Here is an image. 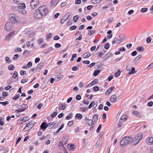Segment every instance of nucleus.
Wrapping results in <instances>:
<instances>
[{
  "label": "nucleus",
  "mask_w": 153,
  "mask_h": 153,
  "mask_svg": "<svg viewBox=\"0 0 153 153\" xmlns=\"http://www.w3.org/2000/svg\"><path fill=\"white\" fill-rule=\"evenodd\" d=\"M142 134L140 133L137 134L134 138L131 140V143L133 146H134L138 143L139 141L143 137Z\"/></svg>",
  "instance_id": "f257e3e1"
},
{
  "label": "nucleus",
  "mask_w": 153,
  "mask_h": 153,
  "mask_svg": "<svg viewBox=\"0 0 153 153\" xmlns=\"http://www.w3.org/2000/svg\"><path fill=\"white\" fill-rule=\"evenodd\" d=\"M132 138L129 137H126L123 138L121 140L120 144L121 146H124L128 145L131 142Z\"/></svg>",
  "instance_id": "f03ea898"
},
{
  "label": "nucleus",
  "mask_w": 153,
  "mask_h": 153,
  "mask_svg": "<svg viewBox=\"0 0 153 153\" xmlns=\"http://www.w3.org/2000/svg\"><path fill=\"white\" fill-rule=\"evenodd\" d=\"M9 19L10 22L13 23H15L19 21V18L14 14H10L9 15Z\"/></svg>",
  "instance_id": "7ed1b4c3"
},
{
  "label": "nucleus",
  "mask_w": 153,
  "mask_h": 153,
  "mask_svg": "<svg viewBox=\"0 0 153 153\" xmlns=\"http://www.w3.org/2000/svg\"><path fill=\"white\" fill-rule=\"evenodd\" d=\"M38 11L42 14V16L46 15L48 13V10L44 6H42L40 7L38 9Z\"/></svg>",
  "instance_id": "20e7f679"
},
{
  "label": "nucleus",
  "mask_w": 153,
  "mask_h": 153,
  "mask_svg": "<svg viewBox=\"0 0 153 153\" xmlns=\"http://www.w3.org/2000/svg\"><path fill=\"white\" fill-rule=\"evenodd\" d=\"M39 0H31L30 2V5L31 8L35 9L39 4Z\"/></svg>",
  "instance_id": "39448f33"
},
{
  "label": "nucleus",
  "mask_w": 153,
  "mask_h": 153,
  "mask_svg": "<svg viewBox=\"0 0 153 153\" xmlns=\"http://www.w3.org/2000/svg\"><path fill=\"white\" fill-rule=\"evenodd\" d=\"M26 5L25 3H20L16 6H13L12 7V10H16L18 9H21L22 8H25Z\"/></svg>",
  "instance_id": "423d86ee"
},
{
  "label": "nucleus",
  "mask_w": 153,
  "mask_h": 153,
  "mask_svg": "<svg viewBox=\"0 0 153 153\" xmlns=\"http://www.w3.org/2000/svg\"><path fill=\"white\" fill-rule=\"evenodd\" d=\"M13 23L10 22H7L5 25V30L7 31L11 30L13 27Z\"/></svg>",
  "instance_id": "0eeeda50"
},
{
  "label": "nucleus",
  "mask_w": 153,
  "mask_h": 153,
  "mask_svg": "<svg viewBox=\"0 0 153 153\" xmlns=\"http://www.w3.org/2000/svg\"><path fill=\"white\" fill-rule=\"evenodd\" d=\"M71 13H67L66 15L63 16L61 20V23L63 24L65 21L70 17Z\"/></svg>",
  "instance_id": "6e6552de"
},
{
  "label": "nucleus",
  "mask_w": 153,
  "mask_h": 153,
  "mask_svg": "<svg viewBox=\"0 0 153 153\" xmlns=\"http://www.w3.org/2000/svg\"><path fill=\"white\" fill-rule=\"evenodd\" d=\"M34 124L35 123L34 122H33V123L30 122L27 124L26 126L23 129V130H24L25 131L29 130L33 126Z\"/></svg>",
  "instance_id": "1a4fd4ad"
},
{
  "label": "nucleus",
  "mask_w": 153,
  "mask_h": 153,
  "mask_svg": "<svg viewBox=\"0 0 153 153\" xmlns=\"http://www.w3.org/2000/svg\"><path fill=\"white\" fill-rule=\"evenodd\" d=\"M33 16L36 19L41 18L43 16L40 12L38 11V9H37L36 12L34 13Z\"/></svg>",
  "instance_id": "9d476101"
},
{
  "label": "nucleus",
  "mask_w": 153,
  "mask_h": 153,
  "mask_svg": "<svg viewBox=\"0 0 153 153\" xmlns=\"http://www.w3.org/2000/svg\"><path fill=\"white\" fill-rule=\"evenodd\" d=\"M59 0H51L50 3V5L52 7L55 6L59 2Z\"/></svg>",
  "instance_id": "9b49d317"
},
{
  "label": "nucleus",
  "mask_w": 153,
  "mask_h": 153,
  "mask_svg": "<svg viewBox=\"0 0 153 153\" xmlns=\"http://www.w3.org/2000/svg\"><path fill=\"white\" fill-rule=\"evenodd\" d=\"M15 31H13L7 34L5 37V40H8L14 34Z\"/></svg>",
  "instance_id": "f8f14e48"
},
{
  "label": "nucleus",
  "mask_w": 153,
  "mask_h": 153,
  "mask_svg": "<svg viewBox=\"0 0 153 153\" xmlns=\"http://www.w3.org/2000/svg\"><path fill=\"white\" fill-rule=\"evenodd\" d=\"M146 142L149 145L153 144V138L151 137H149L146 140Z\"/></svg>",
  "instance_id": "ddd939ff"
},
{
  "label": "nucleus",
  "mask_w": 153,
  "mask_h": 153,
  "mask_svg": "<svg viewBox=\"0 0 153 153\" xmlns=\"http://www.w3.org/2000/svg\"><path fill=\"white\" fill-rule=\"evenodd\" d=\"M25 8H22L20 9H18V10H16V11H18L20 13L25 15V14L26 13V10L25 9Z\"/></svg>",
  "instance_id": "4468645a"
},
{
  "label": "nucleus",
  "mask_w": 153,
  "mask_h": 153,
  "mask_svg": "<svg viewBox=\"0 0 153 153\" xmlns=\"http://www.w3.org/2000/svg\"><path fill=\"white\" fill-rule=\"evenodd\" d=\"M127 116L126 115H124L121 117L119 121L121 123H123L125 121L127 120Z\"/></svg>",
  "instance_id": "2eb2a0df"
},
{
  "label": "nucleus",
  "mask_w": 153,
  "mask_h": 153,
  "mask_svg": "<svg viewBox=\"0 0 153 153\" xmlns=\"http://www.w3.org/2000/svg\"><path fill=\"white\" fill-rule=\"evenodd\" d=\"M117 99L116 96L115 94L112 95L110 99V101L112 102H114Z\"/></svg>",
  "instance_id": "dca6fc26"
},
{
  "label": "nucleus",
  "mask_w": 153,
  "mask_h": 153,
  "mask_svg": "<svg viewBox=\"0 0 153 153\" xmlns=\"http://www.w3.org/2000/svg\"><path fill=\"white\" fill-rule=\"evenodd\" d=\"M132 112L134 115H135L137 117L139 118L141 117V115L140 114L138 111L134 110L132 111Z\"/></svg>",
  "instance_id": "f3484780"
},
{
  "label": "nucleus",
  "mask_w": 153,
  "mask_h": 153,
  "mask_svg": "<svg viewBox=\"0 0 153 153\" xmlns=\"http://www.w3.org/2000/svg\"><path fill=\"white\" fill-rule=\"evenodd\" d=\"M47 127V124L45 122H43L40 126L41 128L42 129L45 130Z\"/></svg>",
  "instance_id": "a211bd4d"
},
{
  "label": "nucleus",
  "mask_w": 153,
  "mask_h": 153,
  "mask_svg": "<svg viewBox=\"0 0 153 153\" xmlns=\"http://www.w3.org/2000/svg\"><path fill=\"white\" fill-rule=\"evenodd\" d=\"M121 40L120 39H118L116 38H115L114 40L112 41L113 44H114L115 43H117L118 44H119L120 43Z\"/></svg>",
  "instance_id": "6ab92c4d"
},
{
  "label": "nucleus",
  "mask_w": 153,
  "mask_h": 153,
  "mask_svg": "<svg viewBox=\"0 0 153 153\" xmlns=\"http://www.w3.org/2000/svg\"><path fill=\"white\" fill-rule=\"evenodd\" d=\"M115 87L112 86L106 92V94L107 95H109V94L112 92L114 88Z\"/></svg>",
  "instance_id": "aec40b11"
},
{
  "label": "nucleus",
  "mask_w": 153,
  "mask_h": 153,
  "mask_svg": "<svg viewBox=\"0 0 153 153\" xmlns=\"http://www.w3.org/2000/svg\"><path fill=\"white\" fill-rule=\"evenodd\" d=\"M91 55L90 52H88L87 53H85L83 57L84 58H87L90 57L91 56Z\"/></svg>",
  "instance_id": "412c9836"
},
{
  "label": "nucleus",
  "mask_w": 153,
  "mask_h": 153,
  "mask_svg": "<svg viewBox=\"0 0 153 153\" xmlns=\"http://www.w3.org/2000/svg\"><path fill=\"white\" fill-rule=\"evenodd\" d=\"M68 147L70 150H72L74 149L75 148V146L74 144L68 145Z\"/></svg>",
  "instance_id": "4be33fe9"
},
{
  "label": "nucleus",
  "mask_w": 153,
  "mask_h": 153,
  "mask_svg": "<svg viewBox=\"0 0 153 153\" xmlns=\"http://www.w3.org/2000/svg\"><path fill=\"white\" fill-rule=\"evenodd\" d=\"M97 103V102H91L90 105H89L88 108L89 109L91 108L93 106V107H94V105H96Z\"/></svg>",
  "instance_id": "5701e85b"
},
{
  "label": "nucleus",
  "mask_w": 153,
  "mask_h": 153,
  "mask_svg": "<svg viewBox=\"0 0 153 153\" xmlns=\"http://www.w3.org/2000/svg\"><path fill=\"white\" fill-rule=\"evenodd\" d=\"M87 125L88 126H93L94 124V123L90 119H88V120Z\"/></svg>",
  "instance_id": "b1692460"
},
{
  "label": "nucleus",
  "mask_w": 153,
  "mask_h": 153,
  "mask_svg": "<svg viewBox=\"0 0 153 153\" xmlns=\"http://www.w3.org/2000/svg\"><path fill=\"white\" fill-rule=\"evenodd\" d=\"M100 72V70H95L93 73V75L94 76H97Z\"/></svg>",
  "instance_id": "393cba45"
},
{
  "label": "nucleus",
  "mask_w": 153,
  "mask_h": 153,
  "mask_svg": "<svg viewBox=\"0 0 153 153\" xmlns=\"http://www.w3.org/2000/svg\"><path fill=\"white\" fill-rule=\"evenodd\" d=\"M5 61L7 63H10L12 61L9 57L7 56L5 58Z\"/></svg>",
  "instance_id": "a878e982"
},
{
  "label": "nucleus",
  "mask_w": 153,
  "mask_h": 153,
  "mask_svg": "<svg viewBox=\"0 0 153 153\" xmlns=\"http://www.w3.org/2000/svg\"><path fill=\"white\" fill-rule=\"evenodd\" d=\"M28 107V106L26 104H24L21 106V108L24 110V111Z\"/></svg>",
  "instance_id": "bb28decb"
},
{
  "label": "nucleus",
  "mask_w": 153,
  "mask_h": 153,
  "mask_svg": "<svg viewBox=\"0 0 153 153\" xmlns=\"http://www.w3.org/2000/svg\"><path fill=\"white\" fill-rule=\"evenodd\" d=\"M8 69L10 70H13L15 69V67L13 65H10L8 66Z\"/></svg>",
  "instance_id": "cd10ccee"
},
{
  "label": "nucleus",
  "mask_w": 153,
  "mask_h": 153,
  "mask_svg": "<svg viewBox=\"0 0 153 153\" xmlns=\"http://www.w3.org/2000/svg\"><path fill=\"white\" fill-rule=\"evenodd\" d=\"M75 117L78 118L79 120H80L82 118V115L80 114H77L75 115Z\"/></svg>",
  "instance_id": "c85d7f7f"
},
{
  "label": "nucleus",
  "mask_w": 153,
  "mask_h": 153,
  "mask_svg": "<svg viewBox=\"0 0 153 153\" xmlns=\"http://www.w3.org/2000/svg\"><path fill=\"white\" fill-rule=\"evenodd\" d=\"M135 70V68L134 67H133L131 68V71L128 73V74L129 75H131L134 74V71Z\"/></svg>",
  "instance_id": "c756f323"
},
{
  "label": "nucleus",
  "mask_w": 153,
  "mask_h": 153,
  "mask_svg": "<svg viewBox=\"0 0 153 153\" xmlns=\"http://www.w3.org/2000/svg\"><path fill=\"white\" fill-rule=\"evenodd\" d=\"M88 35L89 36H91L95 32V30H93L91 31L90 30H88Z\"/></svg>",
  "instance_id": "7c9ffc66"
},
{
  "label": "nucleus",
  "mask_w": 153,
  "mask_h": 153,
  "mask_svg": "<svg viewBox=\"0 0 153 153\" xmlns=\"http://www.w3.org/2000/svg\"><path fill=\"white\" fill-rule=\"evenodd\" d=\"M137 50L139 51H144V48L143 47H138L137 48Z\"/></svg>",
  "instance_id": "2f4dec72"
},
{
  "label": "nucleus",
  "mask_w": 153,
  "mask_h": 153,
  "mask_svg": "<svg viewBox=\"0 0 153 153\" xmlns=\"http://www.w3.org/2000/svg\"><path fill=\"white\" fill-rule=\"evenodd\" d=\"M98 116L97 115H95L93 117V120H94V121L95 122L97 121Z\"/></svg>",
  "instance_id": "473e14b6"
},
{
  "label": "nucleus",
  "mask_w": 153,
  "mask_h": 153,
  "mask_svg": "<svg viewBox=\"0 0 153 153\" xmlns=\"http://www.w3.org/2000/svg\"><path fill=\"white\" fill-rule=\"evenodd\" d=\"M81 111L83 112H85L88 110V108L87 107L85 108L81 107L80 108Z\"/></svg>",
  "instance_id": "72a5a7b5"
},
{
  "label": "nucleus",
  "mask_w": 153,
  "mask_h": 153,
  "mask_svg": "<svg viewBox=\"0 0 153 153\" xmlns=\"http://www.w3.org/2000/svg\"><path fill=\"white\" fill-rule=\"evenodd\" d=\"M79 19V16L78 15H76L73 18V20L74 22H76Z\"/></svg>",
  "instance_id": "f704fd0d"
},
{
  "label": "nucleus",
  "mask_w": 153,
  "mask_h": 153,
  "mask_svg": "<svg viewBox=\"0 0 153 153\" xmlns=\"http://www.w3.org/2000/svg\"><path fill=\"white\" fill-rule=\"evenodd\" d=\"M43 65V62H41L39 63L36 68V69L41 68Z\"/></svg>",
  "instance_id": "c9c22d12"
},
{
  "label": "nucleus",
  "mask_w": 153,
  "mask_h": 153,
  "mask_svg": "<svg viewBox=\"0 0 153 153\" xmlns=\"http://www.w3.org/2000/svg\"><path fill=\"white\" fill-rule=\"evenodd\" d=\"M18 75V74L17 72L15 71L12 76V77L14 79H15Z\"/></svg>",
  "instance_id": "e433bc0d"
},
{
  "label": "nucleus",
  "mask_w": 153,
  "mask_h": 153,
  "mask_svg": "<svg viewBox=\"0 0 153 153\" xmlns=\"http://www.w3.org/2000/svg\"><path fill=\"white\" fill-rule=\"evenodd\" d=\"M110 47L109 44L108 43H107L104 45V48L106 49H108Z\"/></svg>",
  "instance_id": "4c0bfd02"
},
{
  "label": "nucleus",
  "mask_w": 153,
  "mask_h": 153,
  "mask_svg": "<svg viewBox=\"0 0 153 153\" xmlns=\"http://www.w3.org/2000/svg\"><path fill=\"white\" fill-rule=\"evenodd\" d=\"M120 71H117L114 74V76L115 77H117L119 76L120 74Z\"/></svg>",
  "instance_id": "58836bf2"
},
{
  "label": "nucleus",
  "mask_w": 153,
  "mask_h": 153,
  "mask_svg": "<svg viewBox=\"0 0 153 153\" xmlns=\"http://www.w3.org/2000/svg\"><path fill=\"white\" fill-rule=\"evenodd\" d=\"M28 120V118L27 117H24L22 120V122H22V123H23V122H25L27 121V120Z\"/></svg>",
  "instance_id": "ea45409f"
},
{
  "label": "nucleus",
  "mask_w": 153,
  "mask_h": 153,
  "mask_svg": "<svg viewBox=\"0 0 153 153\" xmlns=\"http://www.w3.org/2000/svg\"><path fill=\"white\" fill-rule=\"evenodd\" d=\"M2 97L3 98H4L5 97H7L8 96V93H7L6 92H3L2 93Z\"/></svg>",
  "instance_id": "a19ab883"
},
{
  "label": "nucleus",
  "mask_w": 153,
  "mask_h": 153,
  "mask_svg": "<svg viewBox=\"0 0 153 153\" xmlns=\"http://www.w3.org/2000/svg\"><path fill=\"white\" fill-rule=\"evenodd\" d=\"M148 10L147 8H143L141 9V11L142 12L144 13L147 12Z\"/></svg>",
  "instance_id": "79ce46f5"
},
{
  "label": "nucleus",
  "mask_w": 153,
  "mask_h": 153,
  "mask_svg": "<svg viewBox=\"0 0 153 153\" xmlns=\"http://www.w3.org/2000/svg\"><path fill=\"white\" fill-rule=\"evenodd\" d=\"M19 58V55L17 54H15L13 59L14 60H16Z\"/></svg>",
  "instance_id": "37998d69"
},
{
  "label": "nucleus",
  "mask_w": 153,
  "mask_h": 153,
  "mask_svg": "<svg viewBox=\"0 0 153 153\" xmlns=\"http://www.w3.org/2000/svg\"><path fill=\"white\" fill-rule=\"evenodd\" d=\"M20 97V94H17L16 96L13 97L12 99L13 100H16L18 99Z\"/></svg>",
  "instance_id": "c03bdc74"
},
{
  "label": "nucleus",
  "mask_w": 153,
  "mask_h": 153,
  "mask_svg": "<svg viewBox=\"0 0 153 153\" xmlns=\"http://www.w3.org/2000/svg\"><path fill=\"white\" fill-rule=\"evenodd\" d=\"M153 68V63H151L147 68L148 69H150Z\"/></svg>",
  "instance_id": "a18cd8bd"
},
{
  "label": "nucleus",
  "mask_w": 153,
  "mask_h": 153,
  "mask_svg": "<svg viewBox=\"0 0 153 153\" xmlns=\"http://www.w3.org/2000/svg\"><path fill=\"white\" fill-rule=\"evenodd\" d=\"M13 2L17 5L21 3L19 0H13Z\"/></svg>",
  "instance_id": "49530a36"
},
{
  "label": "nucleus",
  "mask_w": 153,
  "mask_h": 153,
  "mask_svg": "<svg viewBox=\"0 0 153 153\" xmlns=\"http://www.w3.org/2000/svg\"><path fill=\"white\" fill-rule=\"evenodd\" d=\"M74 123V122L73 121H69L68 123V126L70 127L72 126Z\"/></svg>",
  "instance_id": "de8ad7c7"
},
{
  "label": "nucleus",
  "mask_w": 153,
  "mask_h": 153,
  "mask_svg": "<svg viewBox=\"0 0 153 153\" xmlns=\"http://www.w3.org/2000/svg\"><path fill=\"white\" fill-rule=\"evenodd\" d=\"M57 114V113L56 112H54L51 114V117L52 118H54Z\"/></svg>",
  "instance_id": "09e8293b"
},
{
  "label": "nucleus",
  "mask_w": 153,
  "mask_h": 153,
  "mask_svg": "<svg viewBox=\"0 0 153 153\" xmlns=\"http://www.w3.org/2000/svg\"><path fill=\"white\" fill-rule=\"evenodd\" d=\"M43 42V39L42 38H41L39 39L37 41L39 44H41Z\"/></svg>",
  "instance_id": "8fccbe9b"
},
{
  "label": "nucleus",
  "mask_w": 153,
  "mask_h": 153,
  "mask_svg": "<svg viewBox=\"0 0 153 153\" xmlns=\"http://www.w3.org/2000/svg\"><path fill=\"white\" fill-rule=\"evenodd\" d=\"M52 36V34L51 33H50L46 36L47 39H48L51 38Z\"/></svg>",
  "instance_id": "3c124183"
},
{
  "label": "nucleus",
  "mask_w": 153,
  "mask_h": 153,
  "mask_svg": "<svg viewBox=\"0 0 153 153\" xmlns=\"http://www.w3.org/2000/svg\"><path fill=\"white\" fill-rule=\"evenodd\" d=\"M24 111V110L22 109V108L20 109L19 110H16L15 111L16 113H19L20 112H22Z\"/></svg>",
  "instance_id": "603ef678"
},
{
  "label": "nucleus",
  "mask_w": 153,
  "mask_h": 153,
  "mask_svg": "<svg viewBox=\"0 0 153 153\" xmlns=\"http://www.w3.org/2000/svg\"><path fill=\"white\" fill-rule=\"evenodd\" d=\"M151 41V38L150 37L147 38L146 39V41L147 43H149Z\"/></svg>",
  "instance_id": "864d4df0"
},
{
  "label": "nucleus",
  "mask_w": 153,
  "mask_h": 153,
  "mask_svg": "<svg viewBox=\"0 0 153 153\" xmlns=\"http://www.w3.org/2000/svg\"><path fill=\"white\" fill-rule=\"evenodd\" d=\"M20 74L21 76H23L26 74V72L24 71H20Z\"/></svg>",
  "instance_id": "5fc2aeb1"
},
{
  "label": "nucleus",
  "mask_w": 153,
  "mask_h": 153,
  "mask_svg": "<svg viewBox=\"0 0 153 153\" xmlns=\"http://www.w3.org/2000/svg\"><path fill=\"white\" fill-rule=\"evenodd\" d=\"M63 76L62 75H60L59 76H58L57 77V81H59L61 79L63 78Z\"/></svg>",
  "instance_id": "6e6d98bb"
},
{
  "label": "nucleus",
  "mask_w": 153,
  "mask_h": 153,
  "mask_svg": "<svg viewBox=\"0 0 153 153\" xmlns=\"http://www.w3.org/2000/svg\"><path fill=\"white\" fill-rule=\"evenodd\" d=\"M32 63L31 62H28L27 64L26 65L27 67L28 68H30L32 66Z\"/></svg>",
  "instance_id": "4d7b16f0"
},
{
  "label": "nucleus",
  "mask_w": 153,
  "mask_h": 153,
  "mask_svg": "<svg viewBox=\"0 0 153 153\" xmlns=\"http://www.w3.org/2000/svg\"><path fill=\"white\" fill-rule=\"evenodd\" d=\"M101 126H102V125L100 124L99 125V126L97 130V133H98L99 132V131L101 128Z\"/></svg>",
  "instance_id": "13d9d810"
},
{
  "label": "nucleus",
  "mask_w": 153,
  "mask_h": 153,
  "mask_svg": "<svg viewBox=\"0 0 153 153\" xmlns=\"http://www.w3.org/2000/svg\"><path fill=\"white\" fill-rule=\"evenodd\" d=\"M91 1L92 3L94 4H96L99 3L98 0H91Z\"/></svg>",
  "instance_id": "bf43d9fd"
},
{
  "label": "nucleus",
  "mask_w": 153,
  "mask_h": 153,
  "mask_svg": "<svg viewBox=\"0 0 153 153\" xmlns=\"http://www.w3.org/2000/svg\"><path fill=\"white\" fill-rule=\"evenodd\" d=\"M76 99L77 100H80L81 99V97L80 95H77L76 97Z\"/></svg>",
  "instance_id": "052dcab7"
},
{
  "label": "nucleus",
  "mask_w": 153,
  "mask_h": 153,
  "mask_svg": "<svg viewBox=\"0 0 153 153\" xmlns=\"http://www.w3.org/2000/svg\"><path fill=\"white\" fill-rule=\"evenodd\" d=\"M28 80V79H22L21 81V82L22 83H24L25 82H27Z\"/></svg>",
  "instance_id": "680f3d73"
},
{
  "label": "nucleus",
  "mask_w": 153,
  "mask_h": 153,
  "mask_svg": "<svg viewBox=\"0 0 153 153\" xmlns=\"http://www.w3.org/2000/svg\"><path fill=\"white\" fill-rule=\"evenodd\" d=\"M141 57H142V56L141 55H139L134 59V61H136L137 60H138V59H139Z\"/></svg>",
  "instance_id": "e2e57ef3"
},
{
  "label": "nucleus",
  "mask_w": 153,
  "mask_h": 153,
  "mask_svg": "<svg viewBox=\"0 0 153 153\" xmlns=\"http://www.w3.org/2000/svg\"><path fill=\"white\" fill-rule=\"evenodd\" d=\"M55 46L56 48H59L61 46V45L58 43H56L55 45Z\"/></svg>",
  "instance_id": "0e129e2a"
},
{
  "label": "nucleus",
  "mask_w": 153,
  "mask_h": 153,
  "mask_svg": "<svg viewBox=\"0 0 153 153\" xmlns=\"http://www.w3.org/2000/svg\"><path fill=\"white\" fill-rule=\"evenodd\" d=\"M76 28V27L75 26H72L70 27V29L71 30H74Z\"/></svg>",
  "instance_id": "69168bd1"
},
{
  "label": "nucleus",
  "mask_w": 153,
  "mask_h": 153,
  "mask_svg": "<svg viewBox=\"0 0 153 153\" xmlns=\"http://www.w3.org/2000/svg\"><path fill=\"white\" fill-rule=\"evenodd\" d=\"M134 13V11L133 10H131L128 11V14L131 15Z\"/></svg>",
  "instance_id": "338daca9"
},
{
  "label": "nucleus",
  "mask_w": 153,
  "mask_h": 153,
  "mask_svg": "<svg viewBox=\"0 0 153 153\" xmlns=\"http://www.w3.org/2000/svg\"><path fill=\"white\" fill-rule=\"evenodd\" d=\"M153 104V102L152 101H150L148 103L147 105L148 106H151Z\"/></svg>",
  "instance_id": "774afa93"
}]
</instances>
